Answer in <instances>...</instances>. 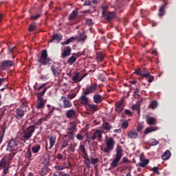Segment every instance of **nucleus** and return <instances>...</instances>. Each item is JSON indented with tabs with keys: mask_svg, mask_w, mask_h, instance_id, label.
Segmentation results:
<instances>
[{
	"mask_svg": "<svg viewBox=\"0 0 176 176\" xmlns=\"http://www.w3.org/2000/svg\"><path fill=\"white\" fill-rule=\"evenodd\" d=\"M87 94L82 92V95L79 98L78 102H80L81 105H87L89 104V98H87Z\"/></svg>",
	"mask_w": 176,
	"mask_h": 176,
	"instance_id": "obj_13",
	"label": "nucleus"
},
{
	"mask_svg": "<svg viewBox=\"0 0 176 176\" xmlns=\"http://www.w3.org/2000/svg\"><path fill=\"white\" fill-rule=\"evenodd\" d=\"M103 128L104 130H107L108 131H111V129H112V126L110 125L109 122H104Z\"/></svg>",
	"mask_w": 176,
	"mask_h": 176,
	"instance_id": "obj_39",
	"label": "nucleus"
},
{
	"mask_svg": "<svg viewBox=\"0 0 176 176\" xmlns=\"http://www.w3.org/2000/svg\"><path fill=\"white\" fill-rule=\"evenodd\" d=\"M69 142L66 138H65V140H63V142L61 145L62 149H64V148H67V146H68V143Z\"/></svg>",
	"mask_w": 176,
	"mask_h": 176,
	"instance_id": "obj_51",
	"label": "nucleus"
},
{
	"mask_svg": "<svg viewBox=\"0 0 176 176\" xmlns=\"http://www.w3.org/2000/svg\"><path fill=\"white\" fill-rule=\"evenodd\" d=\"M86 24H87V25L91 26V25H94V23H93V20H91L90 19H87Z\"/></svg>",
	"mask_w": 176,
	"mask_h": 176,
	"instance_id": "obj_57",
	"label": "nucleus"
},
{
	"mask_svg": "<svg viewBox=\"0 0 176 176\" xmlns=\"http://www.w3.org/2000/svg\"><path fill=\"white\" fill-rule=\"evenodd\" d=\"M47 50H43L41 52V56H38L37 63H39L41 65H50L52 59L47 56Z\"/></svg>",
	"mask_w": 176,
	"mask_h": 176,
	"instance_id": "obj_2",
	"label": "nucleus"
},
{
	"mask_svg": "<svg viewBox=\"0 0 176 176\" xmlns=\"http://www.w3.org/2000/svg\"><path fill=\"white\" fill-rule=\"evenodd\" d=\"M47 173H49V168L44 166L43 168H42L39 171H38V174L39 175L41 176H45L46 175V174H47Z\"/></svg>",
	"mask_w": 176,
	"mask_h": 176,
	"instance_id": "obj_28",
	"label": "nucleus"
},
{
	"mask_svg": "<svg viewBox=\"0 0 176 176\" xmlns=\"http://www.w3.org/2000/svg\"><path fill=\"white\" fill-rule=\"evenodd\" d=\"M76 114V112L75 111V110L71 109L67 111L66 116L68 118H72V116H75Z\"/></svg>",
	"mask_w": 176,
	"mask_h": 176,
	"instance_id": "obj_37",
	"label": "nucleus"
},
{
	"mask_svg": "<svg viewBox=\"0 0 176 176\" xmlns=\"http://www.w3.org/2000/svg\"><path fill=\"white\" fill-rule=\"evenodd\" d=\"M123 100L116 103V112L120 113L123 111Z\"/></svg>",
	"mask_w": 176,
	"mask_h": 176,
	"instance_id": "obj_15",
	"label": "nucleus"
},
{
	"mask_svg": "<svg viewBox=\"0 0 176 176\" xmlns=\"http://www.w3.org/2000/svg\"><path fill=\"white\" fill-rule=\"evenodd\" d=\"M80 151L82 153H86V147H85L84 145H80Z\"/></svg>",
	"mask_w": 176,
	"mask_h": 176,
	"instance_id": "obj_60",
	"label": "nucleus"
},
{
	"mask_svg": "<svg viewBox=\"0 0 176 176\" xmlns=\"http://www.w3.org/2000/svg\"><path fill=\"white\" fill-rule=\"evenodd\" d=\"M75 148H76V144L75 143L70 144V146L68 147L69 152L74 153V152H75Z\"/></svg>",
	"mask_w": 176,
	"mask_h": 176,
	"instance_id": "obj_41",
	"label": "nucleus"
},
{
	"mask_svg": "<svg viewBox=\"0 0 176 176\" xmlns=\"http://www.w3.org/2000/svg\"><path fill=\"white\" fill-rule=\"evenodd\" d=\"M82 156L85 160L84 161L85 164H86V166H90V158H89V155H87V152L82 153Z\"/></svg>",
	"mask_w": 176,
	"mask_h": 176,
	"instance_id": "obj_21",
	"label": "nucleus"
},
{
	"mask_svg": "<svg viewBox=\"0 0 176 176\" xmlns=\"http://www.w3.org/2000/svg\"><path fill=\"white\" fill-rule=\"evenodd\" d=\"M8 164H9V162L6 161V159H1L0 161V170H1V168H6L8 167Z\"/></svg>",
	"mask_w": 176,
	"mask_h": 176,
	"instance_id": "obj_27",
	"label": "nucleus"
},
{
	"mask_svg": "<svg viewBox=\"0 0 176 176\" xmlns=\"http://www.w3.org/2000/svg\"><path fill=\"white\" fill-rule=\"evenodd\" d=\"M151 73L149 72H146V70H144V72H143V75L142 76V78H149V76H151Z\"/></svg>",
	"mask_w": 176,
	"mask_h": 176,
	"instance_id": "obj_56",
	"label": "nucleus"
},
{
	"mask_svg": "<svg viewBox=\"0 0 176 176\" xmlns=\"http://www.w3.org/2000/svg\"><path fill=\"white\" fill-rule=\"evenodd\" d=\"M78 79H79V73H76V74L72 77V80H74V82H76Z\"/></svg>",
	"mask_w": 176,
	"mask_h": 176,
	"instance_id": "obj_61",
	"label": "nucleus"
},
{
	"mask_svg": "<svg viewBox=\"0 0 176 176\" xmlns=\"http://www.w3.org/2000/svg\"><path fill=\"white\" fill-rule=\"evenodd\" d=\"M87 105L89 107V108H90V109H92L93 111H94V112H97V111H98V107H97L96 104H88Z\"/></svg>",
	"mask_w": 176,
	"mask_h": 176,
	"instance_id": "obj_44",
	"label": "nucleus"
},
{
	"mask_svg": "<svg viewBox=\"0 0 176 176\" xmlns=\"http://www.w3.org/2000/svg\"><path fill=\"white\" fill-rule=\"evenodd\" d=\"M6 131V125H2L0 128V135H5Z\"/></svg>",
	"mask_w": 176,
	"mask_h": 176,
	"instance_id": "obj_43",
	"label": "nucleus"
},
{
	"mask_svg": "<svg viewBox=\"0 0 176 176\" xmlns=\"http://www.w3.org/2000/svg\"><path fill=\"white\" fill-rule=\"evenodd\" d=\"M144 71H146V69H145V68H143V69L138 68L135 70L133 74H135V75H138V76H142V75L144 74Z\"/></svg>",
	"mask_w": 176,
	"mask_h": 176,
	"instance_id": "obj_30",
	"label": "nucleus"
},
{
	"mask_svg": "<svg viewBox=\"0 0 176 176\" xmlns=\"http://www.w3.org/2000/svg\"><path fill=\"white\" fill-rule=\"evenodd\" d=\"M170 156H171V152H170V150H167L165 153L162 154V159L163 160H168Z\"/></svg>",
	"mask_w": 176,
	"mask_h": 176,
	"instance_id": "obj_23",
	"label": "nucleus"
},
{
	"mask_svg": "<svg viewBox=\"0 0 176 176\" xmlns=\"http://www.w3.org/2000/svg\"><path fill=\"white\" fill-rule=\"evenodd\" d=\"M63 39V36L60 34L55 33L53 34L52 38L50 41L51 43H53L54 41H56L57 42H60Z\"/></svg>",
	"mask_w": 176,
	"mask_h": 176,
	"instance_id": "obj_19",
	"label": "nucleus"
},
{
	"mask_svg": "<svg viewBox=\"0 0 176 176\" xmlns=\"http://www.w3.org/2000/svg\"><path fill=\"white\" fill-rule=\"evenodd\" d=\"M48 113L45 116L46 119H50L52 116H53V113L54 111H56V107H52L50 109H48Z\"/></svg>",
	"mask_w": 176,
	"mask_h": 176,
	"instance_id": "obj_25",
	"label": "nucleus"
},
{
	"mask_svg": "<svg viewBox=\"0 0 176 176\" xmlns=\"http://www.w3.org/2000/svg\"><path fill=\"white\" fill-rule=\"evenodd\" d=\"M76 61V57H75L74 54H72V56L67 59V63L69 65H72V64H74V63H75Z\"/></svg>",
	"mask_w": 176,
	"mask_h": 176,
	"instance_id": "obj_34",
	"label": "nucleus"
},
{
	"mask_svg": "<svg viewBox=\"0 0 176 176\" xmlns=\"http://www.w3.org/2000/svg\"><path fill=\"white\" fill-rule=\"evenodd\" d=\"M63 167L65 168H72V164H71V162H63Z\"/></svg>",
	"mask_w": 176,
	"mask_h": 176,
	"instance_id": "obj_50",
	"label": "nucleus"
},
{
	"mask_svg": "<svg viewBox=\"0 0 176 176\" xmlns=\"http://www.w3.org/2000/svg\"><path fill=\"white\" fill-rule=\"evenodd\" d=\"M121 127H122V129H124V130H126V129H127V127H129V121H127V120L122 121Z\"/></svg>",
	"mask_w": 176,
	"mask_h": 176,
	"instance_id": "obj_46",
	"label": "nucleus"
},
{
	"mask_svg": "<svg viewBox=\"0 0 176 176\" xmlns=\"http://www.w3.org/2000/svg\"><path fill=\"white\" fill-rule=\"evenodd\" d=\"M35 28H36V25H35V23H32V24L30 25L28 31L32 32V31L35 30Z\"/></svg>",
	"mask_w": 176,
	"mask_h": 176,
	"instance_id": "obj_48",
	"label": "nucleus"
},
{
	"mask_svg": "<svg viewBox=\"0 0 176 176\" xmlns=\"http://www.w3.org/2000/svg\"><path fill=\"white\" fill-rule=\"evenodd\" d=\"M87 39V36L85 34V33H79L78 35V42H85Z\"/></svg>",
	"mask_w": 176,
	"mask_h": 176,
	"instance_id": "obj_29",
	"label": "nucleus"
},
{
	"mask_svg": "<svg viewBox=\"0 0 176 176\" xmlns=\"http://www.w3.org/2000/svg\"><path fill=\"white\" fill-rule=\"evenodd\" d=\"M128 137L131 140H134L138 137V132L135 130H132L128 133Z\"/></svg>",
	"mask_w": 176,
	"mask_h": 176,
	"instance_id": "obj_20",
	"label": "nucleus"
},
{
	"mask_svg": "<svg viewBox=\"0 0 176 176\" xmlns=\"http://www.w3.org/2000/svg\"><path fill=\"white\" fill-rule=\"evenodd\" d=\"M150 171H153V173L157 174V175H160V172H159V168H157V166H154L152 169H150Z\"/></svg>",
	"mask_w": 176,
	"mask_h": 176,
	"instance_id": "obj_52",
	"label": "nucleus"
},
{
	"mask_svg": "<svg viewBox=\"0 0 176 176\" xmlns=\"http://www.w3.org/2000/svg\"><path fill=\"white\" fill-rule=\"evenodd\" d=\"M68 134H75L76 131V124L74 122L70 123V126L67 128Z\"/></svg>",
	"mask_w": 176,
	"mask_h": 176,
	"instance_id": "obj_18",
	"label": "nucleus"
},
{
	"mask_svg": "<svg viewBox=\"0 0 176 176\" xmlns=\"http://www.w3.org/2000/svg\"><path fill=\"white\" fill-rule=\"evenodd\" d=\"M78 17V10H74L69 16V20H75Z\"/></svg>",
	"mask_w": 176,
	"mask_h": 176,
	"instance_id": "obj_32",
	"label": "nucleus"
},
{
	"mask_svg": "<svg viewBox=\"0 0 176 176\" xmlns=\"http://www.w3.org/2000/svg\"><path fill=\"white\" fill-rule=\"evenodd\" d=\"M157 107V101L156 100H153L151 104L149 107L152 108V109H155V108H156Z\"/></svg>",
	"mask_w": 176,
	"mask_h": 176,
	"instance_id": "obj_47",
	"label": "nucleus"
},
{
	"mask_svg": "<svg viewBox=\"0 0 176 176\" xmlns=\"http://www.w3.org/2000/svg\"><path fill=\"white\" fill-rule=\"evenodd\" d=\"M39 17H41V14H38L34 16H31L30 19H32V20H38V19H39Z\"/></svg>",
	"mask_w": 176,
	"mask_h": 176,
	"instance_id": "obj_62",
	"label": "nucleus"
},
{
	"mask_svg": "<svg viewBox=\"0 0 176 176\" xmlns=\"http://www.w3.org/2000/svg\"><path fill=\"white\" fill-rule=\"evenodd\" d=\"M15 155L16 153L11 151L8 155H6L3 159H6V162H8V164L10 165V163L12 162V160H13Z\"/></svg>",
	"mask_w": 176,
	"mask_h": 176,
	"instance_id": "obj_16",
	"label": "nucleus"
},
{
	"mask_svg": "<svg viewBox=\"0 0 176 176\" xmlns=\"http://www.w3.org/2000/svg\"><path fill=\"white\" fill-rule=\"evenodd\" d=\"M14 65V62L10 60H4L0 63V71H6L8 68H10Z\"/></svg>",
	"mask_w": 176,
	"mask_h": 176,
	"instance_id": "obj_6",
	"label": "nucleus"
},
{
	"mask_svg": "<svg viewBox=\"0 0 176 176\" xmlns=\"http://www.w3.org/2000/svg\"><path fill=\"white\" fill-rule=\"evenodd\" d=\"M55 170H57L58 171H61V170H64V166H58L56 165L54 166Z\"/></svg>",
	"mask_w": 176,
	"mask_h": 176,
	"instance_id": "obj_58",
	"label": "nucleus"
},
{
	"mask_svg": "<svg viewBox=\"0 0 176 176\" xmlns=\"http://www.w3.org/2000/svg\"><path fill=\"white\" fill-rule=\"evenodd\" d=\"M26 157L28 159L31 160V157H32V154L31 153V149L28 148L27 153H26Z\"/></svg>",
	"mask_w": 176,
	"mask_h": 176,
	"instance_id": "obj_54",
	"label": "nucleus"
},
{
	"mask_svg": "<svg viewBox=\"0 0 176 176\" xmlns=\"http://www.w3.org/2000/svg\"><path fill=\"white\" fill-rule=\"evenodd\" d=\"M109 8V7L107 5L102 6V16H103L106 13H108L107 10H108Z\"/></svg>",
	"mask_w": 176,
	"mask_h": 176,
	"instance_id": "obj_45",
	"label": "nucleus"
},
{
	"mask_svg": "<svg viewBox=\"0 0 176 176\" xmlns=\"http://www.w3.org/2000/svg\"><path fill=\"white\" fill-rule=\"evenodd\" d=\"M71 52H72V49H71V47H65L61 53V58H65L66 57H69V56H71Z\"/></svg>",
	"mask_w": 176,
	"mask_h": 176,
	"instance_id": "obj_12",
	"label": "nucleus"
},
{
	"mask_svg": "<svg viewBox=\"0 0 176 176\" xmlns=\"http://www.w3.org/2000/svg\"><path fill=\"white\" fill-rule=\"evenodd\" d=\"M124 113L125 115H127V116H133V112H131L130 110L129 109H126L124 111Z\"/></svg>",
	"mask_w": 176,
	"mask_h": 176,
	"instance_id": "obj_59",
	"label": "nucleus"
},
{
	"mask_svg": "<svg viewBox=\"0 0 176 176\" xmlns=\"http://www.w3.org/2000/svg\"><path fill=\"white\" fill-rule=\"evenodd\" d=\"M153 131H156V129L153 127L146 128L144 131V134H149V133H152Z\"/></svg>",
	"mask_w": 176,
	"mask_h": 176,
	"instance_id": "obj_42",
	"label": "nucleus"
},
{
	"mask_svg": "<svg viewBox=\"0 0 176 176\" xmlns=\"http://www.w3.org/2000/svg\"><path fill=\"white\" fill-rule=\"evenodd\" d=\"M61 100H63V108H71V107H72V103H71L69 100H67V98H65V96H62Z\"/></svg>",
	"mask_w": 176,
	"mask_h": 176,
	"instance_id": "obj_17",
	"label": "nucleus"
},
{
	"mask_svg": "<svg viewBox=\"0 0 176 176\" xmlns=\"http://www.w3.org/2000/svg\"><path fill=\"white\" fill-rule=\"evenodd\" d=\"M35 125H32L23 130L22 140L24 142L32 137V134L35 133Z\"/></svg>",
	"mask_w": 176,
	"mask_h": 176,
	"instance_id": "obj_4",
	"label": "nucleus"
},
{
	"mask_svg": "<svg viewBox=\"0 0 176 176\" xmlns=\"http://www.w3.org/2000/svg\"><path fill=\"white\" fill-rule=\"evenodd\" d=\"M146 122L148 124H156V119H155V118H148Z\"/></svg>",
	"mask_w": 176,
	"mask_h": 176,
	"instance_id": "obj_38",
	"label": "nucleus"
},
{
	"mask_svg": "<svg viewBox=\"0 0 176 176\" xmlns=\"http://www.w3.org/2000/svg\"><path fill=\"white\" fill-rule=\"evenodd\" d=\"M91 164H93L94 166H95V164H97V163H98V162H100V159L98 158H91Z\"/></svg>",
	"mask_w": 176,
	"mask_h": 176,
	"instance_id": "obj_55",
	"label": "nucleus"
},
{
	"mask_svg": "<svg viewBox=\"0 0 176 176\" xmlns=\"http://www.w3.org/2000/svg\"><path fill=\"white\" fill-rule=\"evenodd\" d=\"M43 120H45L46 122V120H47V118H42L40 120H38L36 124H37V126H41V124H42V122H43Z\"/></svg>",
	"mask_w": 176,
	"mask_h": 176,
	"instance_id": "obj_53",
	"label": "nucleus"
},
{
	"mask_svg": "<svg viewBox=\"0 0 176 176\" xmlns=\"http://www.w3.org/2000/svg\"><path fill=\"white\" fill-rule=\"evenodd\" d=\"M47 91V88H44L42 91L36 94L37 95L38 101H39L36 106L37 109H41V108H43V107H45V104H46V100H43V96H45V94Z\"/></svg>",
	"mask_w": 176,
	"mask_h": 176,
	"instance_id": "obj_5",
	"label": "nucleus"
},
{
	"mask_svg": "<svg viewBox=\"0 0 176 176\" xmlns=\"http://www.w3.org/2000/svg\"><path fill=\"white\" fill-rule=\"evenodd\" d=\"M102 133H104V131L96 129L92 135V140L94 141L97 138L98 141L101 142L102 141Z\"/></svg>",
	"mask_w": 176,
	"mask_h": 176,
	"instance_id": "obj_8",
	"label": "nucleus"
},
{
	"mask_svg": "<svg viewBox=\"0 0 176 176\" xmlns=\"http://www.w3.org/2000/svg\"><path fill=\"white\" fill-rule=\"evenodd\" d=\"M17 145H19V142H16L14 140H11L8 144V151H17Z\"/></svg>",
	"mask_w": 176,
	"mask_h": 176,
	"instance_id": "obj_11",
	"label": "nucleus"
},
{
	"mask_svg": "<svg viewBox=\"0 0 176 176\" xmlns=\"http://www.w3.org/2000/svg\"><path fill=\"white\" fill-rule=\"evenodd\" d=\"M54 144H56V136H50V147L48 149H52L54 146Z\"/></svg>",
	"mask_w": 176,
	"mask_h": 176,
	"instance_id": "obj_26",
	"label": "nucleus"
},
{
	"mask_svg": "<svg viewBox=\"0 0 176 176\" xmlns=\"http://www.w3.org/2000/svg\"><path fill=\"white\" fill-rule=\"evenodd\" d=\"M98 87V85L97 83H95L94 85H91L89 87H87L85 91H84L82 93L85 94H87V96H89V94H93L96 90H97V88Z\"/></svg>",
	"mask_w": 176,
	"mask_h": 176,
	"instance_id": "obj_10",
	"label": "nucleus"
},
{
	"mask_svg": "<svg viewBox=\"0 0 176 176\" xmlns=\"http://www.w3.org/2000/svg\"><path fill=\"white\" fill-rule=\"evenodd\" d=\"M76 138H77V140H83V138H85V137L83 135H82L81 134H77Z\"/></svg>",
	"mask_w": 176,
	"mask_h": 176,
	"instance_id": "obj_64",
	"label": "nucleus"
},
{
	"mask_svg": "<svg viewBox=\"0 0 176 176\" xmlns=\"http://www.w3.org/2000/svg\"><path fill=\"white\" fill-rule=\"evenodd\" d=\"M106 146L104 148H102V151L104 152V153H111L112 151L115 148V139L113 138L106 137L105 140Z\"/></svg>",
	"mask_w": 176,
	"mask_h": 176,
	"instance_id": "obj_3",
	"label": "nucleus"
},
{
	"mask_svg": "<svg viewBox=\"0 0 176 176\" xmlns=\"http://www.w3.org/2000/svg\"><path fill=\"white\" fill-rule=\"evenodd\" d=\"M104 17L106 21L108 23H111V21H113L115 17H116V13L115 12H107L104 15H102Z\"/></svg>",
	"mask_w": 176,
	"mask_h": 176,
	"instance_id": "obj_7",
	"label": "nucleus"
},
{
	"mask_svg": "<svg viewBox=\"0 0 176 176\" xmlns=\"http://www.w3.org/2000/svg\"><path fill=\"white\" fill-rule=\"evenodd\" d=\"M75 36H72L69 38L66 41L61 43V45H69V43H71V42H72L73 41H75Z\"/></svg>",
	"mask_w": 176,
	"mask_h": 176,
	"instance_id": "obj_40",
	"label": "nucleus"
},
{
	"mask_svg": "<svg viewBox=\"0 0 176 176\" xmlns=\"http://www.w3.org/2000/svg\"><path fill=\"white\" fill-rule=\"evenodd\" d=\"M166 9V6L162 5L160 9H159V14L158 16L160 17H162V16H164L166 11H164V10Z\"/></svg>",
	"mask_w": 176,
	"mask_h": 176,
	"instance_id": "obj_31",
	"label": "nucleus"
},
{
	"mask_svg": "<svg viewBox=\"0 0 176 176\" xmlns=\"http://www.w3.org/2000/svg\"><path fill=\"white\" fill-rule=\"evenodd\" d=\"M75 135V133H69L68 135H65V138L70 142L74 140V136Z\"/></svg>",
	"mask_w": 176,
	"mask_h": 176,
	"instance_id": "obj_36",
	"label": "nucleus"
},
{
	"mask_svg": "<svg viewBox=\"0 0 176 176\" xmlns=\"http://www.w3.org/2000/svg\"><path fill=\"white\" fill-rule=\"evenodd\" d=\"M153 80H155V76L151 75V76L148 77V83H152Z\"/></svg>",
	"mask_w": 176,
	"mask_h": 176,
	"instance_id": "obj_63",
	"label": "nucleus"
},
{
	"mask_svg": "<svg viewBox=\"0 0 176 176\" xmlns=\"http://www.w3.org/2000/svg\"><path fill=\"white\" fill-rule=\"evenodd\" d=\"M122 153L123 149L122 148V146L118 145L116 148V155L113 162L110 164V168H115V167H118L119 162H120V159H122L123 156Z\"/></svg>",
	"mask_w": 176,
	"mask_h": 176,
	"instance_id": "obj_1",
	"label": "nucleus"
},
{
	"mask_svg": "<svg viewBox=\"0 0 176 176\" xmlns=\"http://www.w3.org/2000/svg\"><path fill=\"white\" fill-rule=\"evenodd\" d=\"M104 57H105V54H104V52H100L97 55L96 58L98 61H104Z\"/></svg>",
	"mask_w": 176,
	"mask_h": 176,
	"instance_id": "obj_35",
	"label": "nucleus"
},
{
	"mask_svg": "<svg viewBox=\"0 0 176 176\" xmlns=\"http://www.w3.org/2000/svg\"><path fill=\"white\" fill-rule=\"evenodd\" d=\"M149 164V160L145 159L142 160L141 162H139L136 164V166L138 167H145L146 166H148Z\"/></svg>",
	"mask_w": 176,
	"mask_h": 176,
	"instance_id": "obj_24",
	"label": "nucleus"
},
{
	"mask_svg": "<svg viewBox=\"0 0 176 176\" xmlns=\"http://www.w3.org/2000/svg\"><path fill=\"white\" fill-rule=\"evenodd\" d=\"M104 100H105V98L100 94H95L93 96V100L95 104H101Z\"/></svg>",
	"mask_w": 176,
	"mask_h": 176,
	"instance_id": "obj_14",
	"label": "nucleus"
},
{
	"mask_svg": "<svg viewBox=\"0 0 176 176\" xmlns=\"http://www.w3.org/2000/svg\"><path fill=\"white\" fill-rule=\"evenodd\" d=\"M24 114H25L24 110L21 109V107H19L15 110L14 116L17 120H20L23 119V118H24Z\"/></svg>",
	"mask_w": 176,
	"mask_h": 176,
	"instance_id": "obj_9",
	"label": "nucleus"
},
{
	"mask_svg": "<svg viewBox=\"0 0 176 176\" xmlns=\"http://www.w3.org/2000/svg\"><path fill=\"white\" fill-rule=\"evenodd\" d=\"M51 69L54 76H56V75H60V74L61 73V69H60V67H58L52 66L51 67Z\"/></svg>",
	"mask_w": 176,
	"mask_h": 176,
	"instance_id": "obj_22",
	"label": "nucleus"
},
{
	"mask_svg": "<svg viewBox=\"0 0 176 176\" xmlns=\"http://www.w3.org/2000/svg\"><path fill=\"white\" fill-rule=\"evenodd\" d=\"M151 146H155L156 145H159V141L156 140L155 139H152L150 142Z\"/></svg>",
	"mask_w": 176,
	"mask_h": 176,
	"instance_id": "obj_49",
	"label": "nucleus"
},
{
	"mask_svg": "<svg viewBox=\"0 0 176 176\" xmlns=\"http://www.w3.org/2000/svg\"><path fill=\"white\" fill-rule=\"evenodd\" d=\"M32 151L33 153H38L41 151V145L35 144L32 147Z\"/></svg>",
	"mask_w": 176,
	"mask_h": 176,
	"instance_id": "obj_33",
	"label": "nucleus"
}]
</instances>
